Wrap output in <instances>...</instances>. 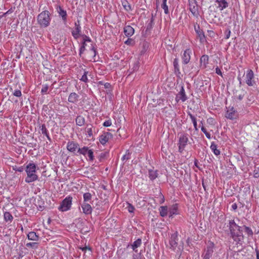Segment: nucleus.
Returning <instances> with one entry per match:
<instances>
[{"instance_id": "53", "label": "nucleus", "mask_w": 259, "mask_h": 259, "mask_svg": "<svg viewBox=\"0 0 259 259\" xmlns=\"http://www.w3.org/2000/svg\"><path fill=\"white\" fill-rule=\"evenodd\" d=\"M127 208L128 211L131 213L133 212L135 210L134 206L130 203H128Z\"/></svg>"}, {"instance_id": "34", "label": "nucleus", "mask_w": 259, "mask_h": 259, "mask_svg": "<svg viewBox=\"0 0 259 259\" xmlns=\"http://www.w3.org/2000/svg\"><path fill=\"white\" fill-rule=\"evenodd\" d=\"M26 246L27 247H30L33 249H36L38 248L39 243L36 242L27 243L26 244Z\"/></svg>"}, {"instance_id": "38", "label": "nucleus", "mask_w": 259, "mask_h": 259, "mask_svg": "<svg viewBox=\"0 0 259 259\" xmlns=\"http://www.w3.org/2000/svg\"><path fill=\"white\" fill-rule=\"evenodd\" d=\"M109 154V153L107 152H102L99 156L98 158L100 162L102 161L104 159H105L107 155Z\"/></svg>"}, {"instance_id": "27", "label": "nucleus", "mask_w": 259, "mask_h": 259, "mask_svg": "<svg viewBox=\"0 0 259 259\" xmlns=\"http://www.w3.org/2000/svg\"><path fill=\"white\" fill-rule=\"evenodd\" d=\"M189 10L193 15L197 18L199 16L198 9L197 6L192 5L190 4Z\"/></svg>"}, {"instance_id": "18", "label": "nucleus", "mask_w": 259, "mask_h": 259, "mask_svg": "<svg viewBox=\"0 0 259 259\" xmlns=\"http://www.w3.org/2000/svg\"><path fill=\"white\" fill-rule=\"evenodd\" d=\"M215 2L218 4L217 8L220 11H223L229 6V3L227 0H215Z\"/></svg>"}, {"instance_id": "3", "label": "nucleus", "mask_w": 259, "mask_h": 259, "mask_svg": "<svg viewBox=\"0 0 259 259\" xmlns=\"http://www.w3.org/2000/svg\"><path fill=\"white\" fill-rule=\"evenodd\" d=\"M51 21V13L48 10H45L39 14L37 17V23L40 28H47Z\"/></svg>"}, {"instance_id": "58", "label": "nucleus", "mask_w": 259, "mask_h": 259, "mask_svg": "<svg viewBox=\"0 0 259 259\" xmlns=\"http://www.w3.org/2000/svg\"><path fill=\"white\" fill-rule=\"evenodd\" d=\"M87 132L89 137H90L93 136V132L92 128H88L87 129Z\"/></svg>"}, {"instance_id": "39", "label": "nucleus", "mask_w": 259, "mask_h": 259, "mask_svg": "<svg viewBox=\"0 0 259 259\" xmlns=\"http://www.w3.org/2000/svg\"><path fill=\"white\" fill-rule=\"evenodd\" d=\"M40 130L43 135L46 136L47 135L49 134L48 131L47 129L46 125L45 124L41 125V126H40Z\"/></svg>"}, {"instance_id": "57", "label": "nucleus", "mask_w": 259, "mask_h": 259, "mask_svg": "<svg viewBox=\"0 0 259 259\" xmlns=\"http://www.w3.org/2000/svg\"><path fill=\"white\" fill-rule=\"evenodd\" d=\"M80 80L84 82H87L88 81V77L85 75H82Z\"/></svg>"}, {"instance_id": "6", "label": "nucleus", "mask_w": 259, "mask_h": 259, "mask_svg": "<svg viewBox=\"0 0 259 259\" xmlns=\"http://www.w3.org/2000/svg\"><path fill=\"white\" fill-rule=\"evenodd\" d=\"M214 244L212 242L210 241L205 249L204 253L202 255L203 259H210L214 251Z\"/></svg>"}, {"instance_id": "54", "label": "nucleus", "mask_w": 259, "mask_h": 259, "mask_svg": "<svg viewBox=\"0 0 259 259\" xmlns=\"http://www.w3.org/2000/svg\"><path fill=\"white\" fill-rule=\"evenodd\" d=\"M85 50V47L83 46V45H81L80 49H79V55L80 57H81V55L83 54V53Z\"/></svg>"}, {"instance_id": "25", "label": "nucleus", "mask_w": 259, "mask_h": 259, "mask_svg": "<svg viewBox=\"0 0 259 259\" xmlns=\"http://www.w3.org/2000/svg\"><path fill=\"white\" fill-rule=\"evenodd\" d=\"M208 56L206 55H202L200 59V66L203 67V68L206 67L207 64L208 63Z\"/></svg>"}, {"instance_id": "48", "label": "nucleus", "mask_w": 259, "mask_h": 259, "mask_svg": "<svg viewBox=\"0 0 259 259\" xmlns=\"http://www.w3.org/2000/svg\"><path fill=\"white\" fill-rule=\"evenodd\" d=\"M253 177L255 178H259V167H255L253 170Z\"/></svg>"}, {"instance_id": "28", "label": "nucleus", "mask_w": 259, "mask_h": 259, "mask_svg": "<svg viewBox=\"0 0 259 259\" xmlns=\"http://www.w3.org/2000/svg\"><path fill=\"white\" fill-rule=\"evenodd\" d=\"M159 210L160 215L162 217H166L168 214V213H169L168 208L166 206H160Z\"/></svg>"}, {"instance_id": "5", "label": "nucleus", "mask_w": 259, "mask_h": 259, "mask_svg": "<svg viewBox=\"0 0 259 259\" xmlns=\"http://www.w3.org/2000/svg\"><path fill=\"white\" fill-rule=\"evenodd\" d=\"M72 197L69 196L61 202L58 209L61 211H66L70 209L72 205Z\"/></svg>"}, {"instance_id": "10", "label": "nucleus", "mask_w": 259, "mask_h": 259, "mask_svg": "<svg viewBox=\"0 0 259 259\" xmlns=\"http://www.w3.org/2000/svg\"><path fill=\"white\" fill-rule=\"evenodd\" d=\"M187 100V97L185 94V89L183 86H181L180 91L176 95V101L178 103L180 100L185 102Z\"/></svg>"}, {"instance_id": "41", "label": "nucleus", "mask_w": 259, "mask_h": 259, "mask_svg": "<svg viewBox=\"0 0 259 259\" xmlns=\"http://www.w3.org/2000/svg\"><path fill=\"white\" fill-rule=\"evenodd\" d=\"M201 129L202 132L205 135L206 137L208 139H211V135L210 134L207 132L206 129L203 126V125L201 127Z\"/></svg>"}, {"instance_id": "61", "label": "nucleus", "mask_w": 259, "mask_h": 259, "mask_svg": "<svg viewBox=\"0 0 259 259\" xmlns=\"http://www.w3.org/2000/svg\"><path fill=\"white\" fill-rule=\"evenodd\" d=\"M139 68V63L137 62L134 64V66L133 68V71L137 70Z\"/></svg>"}, {"instance_id": "55", "label": "nucleus", "mask_w": 259, "mask_h": 259, "mask_svg": "<svg viewBox=\"0 0 259 259\" xmlns=\"http://www.w3.org/2000/svg\"><path fill=\"white\" fill-rule=\"evenodd\" d=\"M13 169L15 171L22 172L24 170V169H25V168L23 166H15V167H13Z\"/></svg>"}, {"instance_id": "21", "label": "nucleus", "mask_w": 259, "mask_h": 259, "mask_svg": "<svg viewBox=\"0 0 259 259\" xmlns=\"http://www.w3.org/2000/svg\"><path fill=\"white\" fill-rule=\"evenodd\" d=\"M134 29L130 25L125 26L124 28V33L127 37L132 36L134 33Z\"/></svg>"}, {"instance_id": "14", "label": "nucleus", "mask_w": 259, "mask_h": 259, "mask_svg": "<svg viewBox=\"0 0 259 259\" xmlns=\"http://www.w3.org/2000/svg\"><path fill=\"white\" fill-rule=\"evenodd\" d=\"M57 11L59 14V16L62 18V19L64 24H66L67 16L66 11L64 10L60 6L57 7Z\"/></svg>"}, {"instance_id": "7", "label": "nucleus", "mask_w": 259, "mask_h": 259, "mask_svg": "<svg viewBox=\"0 0 259 259\" xmlns=\"http://www.w3.org/2000/svg\"><path fill=\"white\" fill-rule=\"evenodd\" d=\"M254 75L253 71L251 69H249L247 71L246 74V84L250 87L254 85L256 82L254 80Z\"/></svg>"}, {"instance_id": "59", "label": "nucleus", "mask_w": 259, "mask_h": 259, "mask_svg": "<svg viewBox=\"0 0 259 259\" xmlns=\"http://www.w3.org/2000/svg\"><path fill=\"white\" fill-rule=\"evenodd\" d=\"M215 73L218 74V75H220L221 76H222V71L221 70V69L218 67H217L216 68H215Z\"/></svg>"}, {"instance_id": "26", "label": "nucleus", "mask_w": 259, "mask_h": 259, "mask_svg": "<svg viewBox=\"0 0 259 259\" xmlns=\"http://www.w3.org/2000/svg\"><path fill=\"white\" fill-rule=\"evenodd\" d=\"M27 238L30 240L37 241L39 240V236L35 232L32 231L27 234Z\"/></svg>"}, {"instance_id": "22", "label": "nucleus", "mask_w": 259, "mask_h": 259, "mask_svg": "<svg viewBox=\"0 0 259 259\" xmlns=\"http://www.w3.org/2000/svg\"><path fill=\"white\" fill-rule=\"evenodd\" d=\"M178 204L176 203V204L172 205V206L168 210L169 218H172L174 215L177 214H178Z\"/></svg>"}, {"instance_id": "40", "label": "nucleus", "mask_w": 259, "mask_h": 259, "mask_svg": "<svg viewBox=\"0 0 259 259\" xmlns=\"http://www.w3.org/2000/svg\"><path fill=\"white\" fill-rule=\"evenodd\" d=\"M90 161H93L94 159V152L93 150L89 149L87 154Z\"/></svg>"}, {"instance_id": "11", "label": "nucleus", "mask_w": 259, "mask_h": 259, "mask_svg": "<svg viewBox=\"0 0 259 259\" xmlns=\"http://www.w3.org/2000/svg\"><path fill=\"white\" fill-rule=\"evenodd\" d=\"M112 135L109 132L103 133L99 137V141L102 145H105L109 140L112 138Z\"/></svg>"}, {"instance_id": "52", "label": "nucleus", "mask_w": 259, "mask_h": 259, "mask_svg": "<svg viewBox=\"0 0 259 259\" xmlns=\"http://www.w3.org/2000/svg\"><path fill=\"white\" fill-rule=\"evenodd\" d=\"M81 36L82 37V41H84V42L92 41L91 39L85 34H82Z\"/></svg>"}, {"instance_id": "4", "label": "nucleus", "mask_w": 259, "mask_h": 259, "mask_svg": "<svg viewBox=\"0 0 259 259\" xmlns=\"http://www.w3.org/2000/svg\"><path fill=\"white\" fill-rule=\"evenodd\" d=\"M179 136L178 145L179 147V152L182 153L185 150V147L187 145L188 140V134L187 133L178 134Z\"/></svg>"}, {"instance_id": "50", "label": "nucleus", "mask_w": 259, "mask_h": 259, "mask_svg": "<svg viewBox=\"0 0 259 259\" xmlns=\"http://www.w3.org/2000/svg\"><path fill=\"white\" fill-rule=\"evenodd\" d=\"M161 8L164 10L165 14H168V13H169L168 8V6H167L166 4H162Z\"/></svg>"}, {"instance_id": "9", "label": "nucleus", "mask_w": 259, "mask_h": 259, "mask_svg": "<svg viewBox=\"0 0 259 259\" xmlns=\"http://www.w3.org/2000/svg\"><path fill=\"white\" fill-rule=\"evenodd\" d=\"M79 148V144L77 143L74 142L73 141H69L67 144V149L72 152L73 153L74 155H77L76 151V150H78Z\"/></svg>"}, {"instance_id": "46", "label": "nucleus", "mask_w": 259, "mask_h": 259, "mask_svg": "<svg viewBox=\"0 0 259 259\" xmlns=\"http://www.w3.org/2000/svg\"><path fill=\"white\" fill-rule=\"evenodd\" d=\"M224 33H225V39H228L230 36V34H231V30L229 28H227L225 32H224Z\"/></svg>"}, {"instance_id": "56", "label": "nucleus", "mask_w": 259, "mask_h": 259, "mask_svg": "<svg viewBox=\"0 0 259 259\" xmlns=\"http://www.w3.org/2000/svg\"><path fill=\"white\" fill-rule=\"evenodd\" d=\"M112 124L111 120H108L104 121L103 125L106 127L110 126Z\"/></svg>"}, {"instance_id": "24", "label": "nucleus", "mask_w": 259, "mask_h": 259, "mask_svg": "<svg viewBox=\"0 0 259 259\" xmlns=\"http://www.w3.org/2000/svg\"><path fill=\"white\" fill-rule=\"evenodd\" d=\"M79 96L75 93H71L68 97V101L72 103H76L78 101Z\"/></svg>"}, {"instance_id": "30", "label": "nucleus", "mask_w": 259, "mask_h": 259, "mask_svg": "<svg viewBox=\"0 0 259 259\" xmlns=\"http://www.w3.org/2000/svg\"><path fill=\"white\" fill-rule=\"evenodd\" d=\"M75 122L77 125L81 126L84 124L85 118L81 115H78L75 119Z\"/></svg>"}, {"instance_id": "49", "label": "nucleus", "mask_w": 259, "mask_h": 259, "mask_svg": "<svg viewBox=\"0 0 259 259\" xmlns=\"http://www.w3.org/2000/svg\"><path fill=\"white\" fill-rule=\"evenodd\" d=\"M123 6L125 10L127 11H129L132 10L131 6L127 1L125 3V4H123Z\"/></svg>"}, {"instance_id": "16", "label": "nucleus", "mask_w": 259, "mask_h": 259, "mask_svg": "<svg viewBox=\"0 0 259 259\" xmlns=\"http://www.w3.org/2000/svg\"><path fill=\"white\" fill-rule=\"evenodd\" d=\"M82 212L86 215L91 214L92 212V207L91 205L86 202H83L81 204Z\"/></svg>"}, {"instance_id": "42", "label": "nucleus", "mask_w": 259, "mask_h": 259, "mask_svg": "<svg viewBox=\"0 0 259 259\" xmlns=\"http://www.w3.org/2000/svg\"><path fill=\"white\" fill-rule=\"evenodd\" d=\"M154 24V16L153 14H152V17L151 18L150 22L148 23L147 26V30L150 29L152 28V26Z\"/></svg>"}, {"instance_id": "47", "label": "nucleus", "mask_w": 259, "mask_h": 259, "mask_svg": "<svg viewBox=\"0 0 259 259\" xmlns=\"http://www.w3.org/2000/svg\"><path fill=\"white\" fill-rule=\"evenodd\" d=\"M129 159H130V153L128 150H127L126 154L122 156V160L124 161L125 160H127Z\"/></svg>"}, {"instance_id": "36", "label": "nucleus", "mask_w": 259, "mask_h": 259, "mask_svg": "<svg viewBox=\"0 0 259 259\" xmlns=\"http://www.w3.org/2000/svg\"><path fill=\"white\" fill-rule=\"evenodd\" d=\"M89 148L86 146H84L83 147L80 148L79 147L78 150L77 151V153H78L79 154H82L83 155H85L88 151H89Z\"/></svg>"}, {"instance_id": "20", "label": "nucleus", "mask_w": 259, "mask_h": 259, "mask_svg": "<svg viewBox=\"0 0 259 259\" xmlns=\"http://www.w3.org/2000/svg\"><path fill=\"white\" fill-rule=\"evenodd\" d=\"M45 201L43 200L42 198L41 197H39L35 204L37 209L39 211H42L44 210L45 208Z\"/></svg>"}, {"instance_id": "12", "label": "nucleus", "mask_w": 259, "mask_h": 259, "mask_svg": "<svg viewBox=\"0 0 259 259\" xmlns=\"http://www.w3.org/2000/svg\"><path fill=\"white\" fill-rule=\"evenodd\" d=\"M87 54L88 56V59L90 61H96V55L97 54V51L94 46L92 45L91 48L90 50L88 51Z\"/></svg>"}, {"instance_id": "45", "label": "nucleus", "mask_w": 259, "mask_h": 259, "mask_svg": "<svg viewBox=\"0 0 259 259\" xmlns=\"http://www.w3.org/2000/svg\"><path fill=\"white\" fill-rule=\"evenodd\" d=\"M13 95L17 97H21L22 96L21 91L19 90H16L13 93Z\"/></svg>"}, {"instance_id": "19", "label": "nucleus", "mask_w": 259, "mask_h": 259, "mask_svg": "<svg viewBox=\"0 0 259 259\" xmlns=\"http://www.w3.org/2000/svg\"><path fill=\"white\" fill-rule=\"evenodd\" d=\"M173 65L174 67V73L177 75V77H180V71L179 69V60L178 58H175L173 62Z\"/></svg>"}, {"instance_id": "64", "label": "nucleus", "mask_w": 259, "mask_h": 259, "mask_svg": "<svg viewBox=\"0 0 259 259\" xmlns=\"http://www.w3.org/2000/svg\"><path fill=\"white\" fill-rule=\"evenodd\" d=\"M255 251L256 255V259H259V250L258 249L257 247L255 248Z\"/></svg>"}, {"instance_id": "60", "label": "nucleus", "mask_w": 259, "mask_h": 259, "mask_svg": "<svg viewBox=\"0 0 259 259\" xmlns=\"http://www.w3.org/2000/svg\"><path fill=\"white\" fill-rule=\"evenodd\" d=\"M104 88L107 89H110L111 88V85L110 83L106 82L104 84Z\"/></svg>"}, {"instance_id": "23", "label": "nucleus", "mask_w": 259, "mask_h": 259, "mask_svg": "<svg viewBox=\"0 0 259 259\" xmlns=\"http://www.w3.org/2000/svg\"><path fill=\"white\" fill-rule=\"evenodd\" d=\"M71 34L74 39H78L82 35L81 28L75 27V29L71 31Z\"/></svg>"}, {"instance_id": "8", "label": "nucleus", "mask_w": 259, "mask_h": 259, "mask_svg": "<svg viewBox=\"0 0 259 259\" xmlns=\"http://www.w3.org/2000/svg\"><path fill=\"white\" fill-rule=\"evenodd\" d=\"M178 233L177 231L171 235L169 239L170 248L174 250L178 246Z\"/></svg>"}, {"instance_id": "32", "label": "nucleus", "mask_w": 259, "mask_h": 259, "mask_svg": "<svg viewBox=\"0 0 259 259\" xmlns=\"http://www.w3.org/2000/svg\"><path fill=\"white\" fill-rule=\"evenodd\" d=\"M210 149L215 155L220 154V151L217 149V145L213 142L211 143Z\"/></svg>"}, {"instance_id": "1", "label": "nucleus", "mask_w": 259, "mask_h": 259, "mask_svg": "<svg viewBox=\"0 0 259 259\" xmlns=\"http://www.w3.org/2000/svg\"><path fill=\"white\" fill-rule=\"evenodd\" d=\"M228 227L230 237L235 242L236 245H242L244 243V235L243 234V230L248 237H252L253 235V232L250 227L245 225L242 226H239L236 224L234 220L229 221Z\"/></svg>"}, {"instance_id": "15", "label": "nucleus", "mask_w": 259, "mask_h": 259, "mask_svg": "<svg viewBox=\"0 0 259 259\" xmlns=\"http://www.w3.org/2000/svg\"><path fill=\"white\" fill-rule=\"evenodd\" d=\"M237 111L233 107H232L230 110H228L226 112V117L233 120L237 118Z\"/></svg>"}, {"instance_id": "17", "label": "nucleus", "mask_w": 259, "mask_h": 259, "mask_svg": "<svg viewBox=\"0 0 259 259\" xmlns=\"http://www.w3.org/2000/svg\"><path fill=\"white\" fill-rule=\"evenodd\" d=\"M191 50L190 49H186L182 56L183 63L184 64H188L190 60V54Z\"/></svg>"}, {"instance_id": "2", "label": "nucleus", "mask_w": 259, "mask_h": 259, "mask_svg": "<svg viewBox=\"0 0 259 259\" xmlns=\"http://www.w3.org/2000/svg\"><path fill=\"white\" fill-rule=\"evenodd\" d=\"M36 168L38 169V167L37 166V165L33 162H30L26 166L25 168V171L27 174V177L25 179L26 183H30L38 179V176L36 174Z\"/></svg>"}, {"instance_id": "35", "label": "nucleus", "mask_w": 259, "mask_h": 259, "mask_svg": "<svg viewBox=\"0 0 259 259\" xmlns=\"http://www.w3.org/2000/svg\"><path fill=\"white\" fill-rule=\"evenodd\" d=\"M188 114L190 116V118L192 120V121L193 122V124L195 130V131H197L198 128H197V124L196 118L190 112H189L188 113Z\"/></svg>"}, {"instance_id": "43", "label": "nucleus", "mask_w": 259, "mask_h": 259, "mask_svg": "<svg viewBox=\"0 0 259 259\" xmlns=\"http://www.w3.org/2000/svg\"><path fill=\"white\" fill-rule=\"evenodd\" d=\"M133 259H145V257L142 255V252L140 251L138 254H134Z\"/></svg>"}, {"instance_id": "62", "label": "nucleus", "mask_w": 259, "mask_h": 259, "mask_svg": "<svg viewBox=\"0 0 259 259\" xmlns=\"http://www.w3.org/2000/svg\"><path fill=\"white\" fill-rule=\"evenodd\" d=\"M75 27H79L81 28L80 24V21L79 20H77V21L75 22Z\"/></svg>"}, {"instance_id": "63", "label": "nucleus", "mask_w": 259, "mask_h": 259, "mask_svg": "<svg viewBox=\"0 0 259 259\" xmlns=\"http://www.w3.org/2000/svg\"><path fill=\"white\" fill-rule=\"evenodd\" d=\"M231 207L234 211H236L237 208V204L236 203H233Z\"/></svg>"}, {"instance_id": "44", "label": "nucleus", "mask_w": 259, "mask_h": 259, "mask_svg": "<svg viewBox=\"0 0 259 259\" xmlns=\"http://www.w3.org/2000/svg\"><path fill=\"white\" fill-rule=\"evenodd\" d=\"M49 89V85L48 84H44L42 85V89L41 90V94L44 95L47 93Z\"/></svg>"}, {"instance_id": "31", "label": "nucleus", "mask_w": 259, "mask_h": 259, "mask_svg": "<svg viewBox=\"0 0 259 259\" xmlns=\"http://www.w3.org/2000/svg\"><path fill=\"white\" fill-rule=\"evenodd\" d=\"M148 175H149V178L152 181H153L158 177L157 171L153 170L152 169H149Z\"/></svg>"}, {"instance_id": "51", "label": "nucleus", "mask_w": 259, "mask_h": 259, "mask_svg": "<svg viewBox=\"0 0 259 259\" xmlns=\"http://www.w3.org/2000/svg\"><path fill=\"white\" fill-rule=\"evenodd\" d=\"M148 47H149L148 44L147 42H144L143 45V50H142L141 51V53L142 54H144L146 52L147 49H148Z\"/></svg>"}, {"instance_id": "13", "label": "nucleus", "mask_w": 259, "mask_h": 259, "mask_svg": "<svg viewBox=\"0 0 259 259\" xmlns=\"http://www.w3.org/2000/svg\"><path fill=\"white\" fill-rule=\"evenodd\" d=\"M194 29L198 35V37L200 39V42H204L206 40L205 36L203 31L202 29H200L199 25H197V26L194 25Z\"/></svg>"}, {"instance_id": "37", "label": "nucleus", "mask_w": 259, "mask_h": 259, "mask_svg": "<svg viewBox=\"0 0 259 259\" xmlns=\"http://www.w3.org/2000/svg\"><path fill=\"white\" fill-rule=\"evenodd\" d=\"M92 194L89 192L84 193L83 195V202H87L92 199Z\"/></svg>"}, {"instance_id": "33", "label": "nucleus", "mask_w": 259, "mask_h": 259, "mask_svg": "<svg viewBox=\"0 0 259 259\" xmlns=\"http://www.w3.org/2000/svg\"><path fill=\"white\" fill-rule=\"evenodd\" d=\"M4 220L6 222L10 221L11 222L13 220V217L10 212L6 211L4 213Z\"/></svg>"}, {"instance_id": "29", "label": "nucleus", "mask_w": 259, "mask_h": 259, "mask_svg": "<svg viewBox=\"0 0 259 259\" xmlns=\"http://www.w3.org/2000/svg\"><path fill=\"white\" fill-rule=\"evenodd\" d=\"M142 244V240L141 238H138L137 240L135 241L134 243L131 245L132 248L134 251L136 252L138 251L137 248L140 246Z\"/></svg>"}]
</instances>
